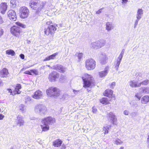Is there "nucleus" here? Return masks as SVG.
<instances>
[{"instance_id": "nucleus-36", "label": "nucleus", "mask_w": 149, "mask_h": 149, "mask_svg": "<svg viewBox=\"0 0 149 149\" xmlns=\"http://www.w3.org/2000/svg\"><path fill=\"white\" fill-rule=\"evenodd\" d=\"M6 54H8L11 55L12 56H13L15 54V52L12 49H8L6 51Z\"/></svg>"}, {"instance_id": "nucleus-17", "label": "nucleus", "mask_w": 149, "mask_h": 149, "mask_svg": "<svg viewBox=\"0 0 149 149\" xmlns=\"http://www.w3.org/2000/svg\"><path fill=\"white\" fill-rule=\"evenodd\" d=\"M16 122L17 123V124H19L20 126L23 125L24 123L23 117L20 115L17 116Z\"/></svg>"}, {"instance_id": "nucleus-14", "label": "nucleus", "mask_w": 149, "mask_h": 149, "mask_svg": "<svg viewBox=\"0 0 149 149\" xmlns=\"http://www.w3.org/2000/svg\"><path fill=\"white\" fill-rule=\"evenodd\" d=\"M53 69H56L59 72L63 73L66 70V69L63 67L62 65H57L54 66L51 68Z\"/></svg>"}, {"instance_id": "nucleus-5", "label": "nucleus", "mask_w": 149, "mask_h": 149, "mask_svg": "<svg viewBox=\"0 0 149 149\" xmlns=\"http://www.w3.org/2000/svg\"><path fill=\"white\" fill-rule=\"evenodd\" d=\"M47 94L50 97L58 96L60 93V91L56 87H51L46 91Z\"/></svg>"}, {"instance_id": "nucleus-7", "label": "nucleus", "mask_w": 149, "mask_h": 149, "mask_svg": "<svg viewBox=\"0 0 149 149\" xmlns=\"http://www.w3.org/2000/svg\"><path fill=\"white\" fill-rule=\"evenodd\" d=\"M45 33L47 35H50L52 37L55 31L56 30L55 25H50L47 29H45Z\"/></svg>"}, {"instance_id": "nucleus-31", "label": "nucleus", "mask_w": 149, "mask_h": 149, "mask_svg": "<svg viewBox=\"0 0 149 149\" xmlns=\"http://www.w3.org/2000/svg\"><path fill=\"white\" fill-rule=\"evenodd\" d=\"M57 54V53H55L47 57L44 59V61H47L50 59H54L56 55Z\"/></svg>"}, {"instance_id": "nucleus-38", "label": "nucleus", "mask_w": 149, "mask_h": 149, "mask_svg": "<svg viewBox=\"0 0 149 149\" xmlns=\"http://www.w3.org/2000/svg\"><path fill=\"white\" fill-rule=\"evenodd\" d=\"M149 82V81L148 79H146L139 83L140 84V86L141 85H147Z\"/></svg>"}, {"instance_id": "nucleus-58", "label": "nucleus", "mask_w": 149, "mask_h": 149, "mask_svg": "<svg viewBox=\"0 0 149 149\" xmlns=\"http://www.w3.org/2000/svg\"><path fill=\"white\" fill-rule=\"evenodd\" d=\"M65 77L64 76L62 75H61V77L60 78L59 80L60 81H61V79L63 80L64 79H65Z\"/></svg>"}, {"instance_id": "nucleus-49", "label": "nucleus", "mask_w": 149, "mask_h": 149, "mask_svg": "<svg viewBox=\"0 0 149 149\" xmlns=\"http://www.w3.org/2000/svg\"><path fill=\"white\" fill-rule=\"evenodd\" d=\"M73 92L74 94L77 95L80 93L81 92V91L80 90H73Z\"/></svg>"}, {"instance_id": "nucleus-26", "label": "nucleus", "mask_w": 149, "mask_h": 149, "mask_svg": "<svg viewBox=\"0 0 149 149\" xmlns=\"http://www.w3.org/2000/svg\"><path fill=\"white\" fill-rule=\"evenodd\" d=\"M149 101V96L148 95H145L143 97L141 100V102L143 104H146Z\"/></svg>"}, {"instance_id": "nucleus-44", "label": "nucleus", "mask_w": 149, "mask_h": 149, "mask_svg": "<svg viewBox=\"0 0 149 149\" xmlns=\"http://www.w3.org/2000/svg\"><path fill=\"white\" fill-rule=\"evenodd\" d=\"M130 104L132 106H135V108L138 107V105L136 103L134 102H130Z\"/></svg>"}, {"instance_id": "nucleus-30", "label": "nucleus", "mask_w": 149, "mask_h": 149, "mask_svg": "<svg viewBox=\"0 0 149 149\" xmlns=\"http://www.w3.org/2000/svg\"><path fill=\"white\" fill-rule=\"evenodd\" d=\"M25 102L27 104H30L33 102V100L30 97L26 96L25 97Z\"/></svg>"}, {"instance_id": "nucleus-1", "label": "nucleus", "mask_w": 149, "mask_h": 149, "mask_svg": "<svg viewBox=\"0 0 149 149\" xmlns=\"http://www.w3.org/2000/svg\"><path fill=\"white\" fill-rule=\"evenodd\" d=\"M46 3L45 1L40 0H31L29 3V6L32 9L36 10L34 14L32 16L33 19L38 17L40 12Z\"/></svg>"}, {"instance_id": "nucleus-23", "label": "nucleus", "mask_w": 149, "mask_h": 149, "mask_svg": "<svg viewBox=\"0 0 149 149\" xmlns=\"http://www.w3.org/2000/svg\"><path fill=\"white\" fill-rule=\"evenodd\" d=\"M143 10L142 8H139L138 9L136 14V18L140 19L143 16Z\"/></svg>"}, {"instance_id": "nucleus-21", "label": "nucleus", "mask_w": 149, "mask_h": 149, "mask_svg": "<svg viewBox=\"0 0 149 149\" xmlns=\"http://www.w3.org/2000/svg\"><path fill=\"white\" fill-rule=\"evenodd\" d=\"M98 49L104 46L105 44V41L104 40H100L95 42Z\"/></svg>"}, {"instance_id": "nucleus-35", "label": "nucleus", "mask_w": 149, "mask_h": 149, "mask_svg": "<svg viewBox=\"0 0 149 149\" xmlns=\"http://www.w3.org/2000/svg\"><path fill=\"white\" fill-rule=\"evenodd\" d=\"M19 109L22 113H24L26 111V109L25 105L23 104L19 105Z\"/></svg>"}, {"instance_id": "nucleus-42", "label": "nucleus", "mask_w": 149, "mask_h": 149, "mask_svg": "<svg viewBox=\"0 0 149 149\" xmlns=\"http://www.w3.org/2000/svg\"><path fill=\"white\" fill-rule=\"evenodd\" d=\"M91 46L93 47V48L95 49H98L97 46L95 42H93L91 43Z\"/></svg>"}, {"instance_id": "nucleus-37", "label": "nucleus", "mask_w": 149, "mask_h": 149, "mask_svg": "<svg viewBox=\"0 0 149 149\" xmlns=\"http://www.w3.org/2000/svg\"><path fill=\"white\" fill-rule=\"evenodd\" d=\"M100 102L103 104H107L109 103V102L108 101V99L106 98H103L100 100Z\"/></svg>"}, {"instance_id": "nucleus-16", "label": "nucleus", "mask_w": 149, "mask_h": 149, "mask_svg": "<svg viewBox=\"0 0 149 149\" xmlns=\"http://www.w3.org/2000/svg\"><path fill=\"white\" fill-rule=\"evenodd\" d=\"M42 96V92L39 90H38L34 93V95H32V97L34 99H39L41 98Z\"/></svg>"}, {"instance_id": "nucleus-57", "label": "nucleus", "mask_w": 149, "mask_h": 149, "mask_svg": "<svg viewBox=\"0 0 149 149\" xmlns=\"http://www.w3.org/2000/svg\"><path fill=\"white\" fill-rule=\"evenodd\" d=\"M4 22L3 18L0 15V24H3Z\"/></svg>"}, {"instance_id": "nucleus-55", "label": "nucleus", "mask_w": 149, "mask_h": 149, "mask_svg": "<svg viewBox=\"0 0 149 149\" xmlns=\"http://www.w3.org/2000/svg\"><path fill=\"white\" fill-rule=\"evenodd\" d=\"M122 1V3L124 5L126 4L128 1V0H121Z\"/></svg>"}, {"instance_id": "nucleus-47", "label": "nucleus", "mask_w": 149, "mask_h": 149, "mask_svg": "<svg viewBox=\"0 0 149 149\" xmlns=\"http://www.w3.org/2000/svg\"><path fill=\"white\" fill-rule=\"evenodd\" d=\"M83 54L82 53H79L78 54V57L79 59V61H80L81 58L82 57Z\"/></svg>"}, {"instance_id": "nucleus-33", "label": "nucleus", "mask_w": 149, "mask_h": 149, "mask_svg": "<svg viewBox=\"0 0 149 149\" xmlns=\"http://www.w3.org/2000/svg\"><path fill=\"white\" fill-rule=\"evenodd\" d=\"M111 128V126L110 125H105L103 127V130L104 131V134H108L109 132V130Z\"/></svg>"}, {"instance_id": "nucleus-54", "label": "nucleus", "mask_w": 149, "mask_h": 149, "mask_svg": "<svg viewBox=\"0 0 149 149\" xmlns=\"http://www.w3.org/2000/svg\"><path fill=\"white\" fill-rule=\"evenodd\" d=\"M146 93H149V87H145Z\"/></svg>"}, {"instance_id": "nucleus-60", "label": "nucleus", "mask_w": 149, "mask_h": 149, "mask_svg": "<svg viewBox=\"0 0 149 149\" xmlns=\"http://www.w3.org/2000/svg\"><path fill=\"white\" fill-rule=\"evenodd\" d=\"M20 57L22 59H24V55L23 54H21L20 55Z\"/></svg>"}, {"instance_id": "nucleus-9", "label": "nucleus", "mask_w": 149, "mask_h": 149, "mask_svg": "<svg viewBox=\"0 0 149 149\" xmlns=\"http://www.w3.org/2000/svg\"><path fill=\"white\" fill-rule=\"evenodd\" d=\"M59 74L56 71H53L49 75L48 79L49 81L52 82H54L58 78Z\"/></svg>"}, {"instance_id": "nucleus-62", "label": "nucleus", "mask_w": 149, "mask_h": 149, "mask_svg": "<svg viewBox=\"0 0 149 149\" xmlns=\"http://www.w3.org/2000/svg\"><path fill=\"white\" fill-rule=\"evenodd\" d=\"M8 91L10 93H12V95H14V93H13V92H12V91L11 89H8Z\"/></svg>"}, {"instance_id": "nucleus-10", "label": "nucleus", "mask_w": 149, "mask_h": 149, "mask_svg": "<svg viewBox=\"0 0 149 149\" xmlns=\"http://www.w3.org/2000/svg\"><path fill=\"white\" fill-rule=\"evenodd\" d=\"M42 122L48 125H52L55 122V119L51 116L48 117L42 120Z\"/></svg>"}, {"instance_id": "nucleus-45", "label": "nucleus", "mask_w": 149, "mask_h": 149, "mask_svg": "<svg viewBox=\"0 0 149 149\" xmlns=\"http://www.w3.org/2000/svg\"><path fill=\"white\" fill-rule=\"evenodd\" d=\"M137 114V113L135 112H134L131 113L130 115L131 116L133 117L134 118L136 116Z\"/></svg>"}, {"instance_id": "nucleus-61", "label": "nucleus", "mask_w": 149, "mask_h": 149, "mask_svg": "<svg viewBox=\"0 0 149 149\" xmlns=\"http://www.w3.org/2000/svg\"><path fill=\"white\" fill-rule=\"evenodd\" d=\"M4 117V116L3 114H0V120L2 119Z\"/></svg>"}, {"instance_id": "nucleus-6", "label": "nucleus", "mask_w": 149, "mask_h": 149, "mask_svg": "<svg viewBox=\"0 0 149 149\" xmlns=\"http://www.w3.org/2000/svg\"><path fill=\"white\" fill-rule=\"evenodd\" d=\"M85 66L87 70H93L95 67V61L91 58L87 59L85 61Z\"/></svg>"}, {"instance_id": "nucleus-8", "label": "nucleus", "mask_w": 149, "mask_h": 149, "mask_svg": "<svg viewBox=\"0 0 149 149\" xmlns=\"http://www.w3.org/2000/svg\"><path fill=\"white\" fill-rule=\"evenodd\" d=\"M29 13V9L26 7H22L20 9V17L22 18H24L27 17Z\"/></svg>"}, {"instance_id": "nucleus-50", "label": "nucleus", "mask_w": 149, "mask_h": 149, "mask_svg": "<svg viewBox=\"0 0 149 149\" xmlns=\"http://www.w3.org/2000/svg\"><path fill=\"white\" fill-rule=\"evenodd\" d=\"M116 85V83L115 82L112 83L110 85V87L111 89H113Z\"/></svg>"}, {"instance_id": "nucleus-29", "label": "nucleus", "mask_w": 149, "mask_h": 149, "mask_svg": "<svg viewBox=\"0 0 149 149\" xmlns=\"http://www.w3.org/2000/svg\"><path fill=\"white\" fill-rule=\"evenodd\" d=\"M41 127L42 131H46L49 129V126L45 123H43V122H42V124L41 125Z\"/></svg>"}, {"instance_id": "nucleus-2", "label": "nucleus", "mask_w": 149, "mask_h": 149, "mask_svg": "<svg viewBox=\"0 0 149 149\" xmlns=\"http://www.w3.org/2000/svg\"><path fill=\"white\" fill-rule=\"evenodd\" d=\"M84 82L83 87H90L95 84L94 79L93 76L90 74H85L82 77Z\"/></svg>"}, {"instance_id": "nucleus-25", "label": "nucleus", "mask_w": 149, "mask_h": 149, "mask_svg": "<svg viewBox=\"0 0 149 149\" xmlns=\"http://www.w3.org/2000/svg\"><path fill=\"white\" fill-rule=\"evenodd\" d=\"M21 88V85L19 84H17L16 88H15V91H13L14 94H19L21 93V91L19 90Z\"/></svg>"}, {"instance_id": "nucleus-4", "label": "nucleus", "mask_w": 149, "mask_h": 149, "mask_svg": "<svg viewBox=\"0 0 149 149\" xmlns=\"http://www.w3.org/2000/svg\"><path fill=\"white\" fill-rule=\"evenodd\" d=\"M35 113L41 115H44L47 113V108L43 104H37L34 107Z\"/></svg>"}, {"instance_id": "nucleus-43", "label": "nucleus", "mask_w": 149, "mask_h": 149, "mask_svg": "<svg viewBox=\"0 0 149 149\" xmlns=\"http://www.w3.org/2000/svg\"><path fill=\"white\" fill-rule=\"evenodd\" d=\"M140 19L138 18H136V19L135 21V23L134 25V29L136 28V27L137 25L138 24V22L140 20Z\"/></svg>"}, {"instance_id": "nucleus-18", "label": "nucleus", "mask_w": 149, "mask_h": 149, "mask_svg": "<svg viewBox=\"0 0 149 149\" xmlns=\"http://www.w3.org/2000/svg\"><path fill=\"white\" fill-rule=\"evenodd\" d=\"M7 8V5L6 3H2L0 5V11L2 14H4Z\"/></svg>"}, {"instance_id": "nucleus-52", "label": "nucleus", "mask_w": 149, "mask_h": 149, "mask_svg": "<svg viewBox=\"0 0 149 149\" xmlns=\"http://www.w3.org/2000/svg\"><path fill=\"white\" fill-rule=\"evenodd\" d=\"M92 111L94 113H96L97 111V109L95 107H93L92 108Z\"/></svg>"}, {"instance_id": "nucleus-28", "label": "nucleus", "mask_w": 149, "mask_h": 149, "mask_svg": "<svg viewBox=\"0 0 149 149\" xmlns=\"http://www.w3.org/2000/svg\"><path fill=\"white\" fill-rule=\"evenodd\" d=\"M113 26L112 23L108 22L106 24V29L108 31H110L113 28Z\"/></svg>"}, {"instance_id": "nucleus-32", "label": "nucleus", "mask_w": 149, "mask_h": 149, "mask_svg": "<svg viewBox=\"0 0 149 149\" xmlns=\"http://www.w3.org/2000/svg\"><path fill=\"white\" fill-rule=\"evenodd\" d=\"M122 58L118 57L116 63L115 64V68L116 70H118L119 65L120 63V62Z\"/></svg>"}, {"instance_id": "nucleus-19", "label": "nucleus", "mask_w": 149, "mask_h": 149, "mask_svg": "<svg viewBox=\"0 0 149 149\" xmlns=\"http://www.w3.org/2000/svg\"><path fill=\"white\" fill-rule=\"evenodd\" d=\"M9 73L8 70L6 68H4L0 71V76L1 77H7Z\"/></svg>"}, {"instance_id": "nucleus-46", "label": "nucleus", "mask_w": 149, "mask_h": 149, "mask_svg": "<svg viewBox=\"0 0 149 149\" xmlns=\"http://www.w3.org/2000/svg\"><path fill=\"white\" fill-rule=\"evenodd\" d=\"M124 52V50L123 49L121 51V53L119 55L118 57L119 58H122L123 56Z\"/></svg>"}, {"instance_id": "nucleus-64", "label": "nucleus", "mask_w": 149, "mask_h": 149, "mask_svg": "<svg viewBox=\"0 0 149 149\" xmlns=\"http://www.w3.org/2000/svg\"><path fill=\"white\" fill-rule=\"evenodd\" d=\"M62 147H63V148H61L60 149H65L66 148L65 146V145H62Z\"/></svg>"}, {"instance_id": "nucleus-13", "label": "nucleus", "mask_w": 149, "mask_h": 149, "mask_svg": "<svg viewBox=\"0 0 149 149\" xmlns=\"http://www.w3.org/2000/svg\"><path fill=\"white\" fill-rule=\"evenodd\" d=\"M108 58L105 53H101L100 55V61L102 64H105L107 62Z\"/></svg>"}, {"instance_id": "nucleus-3", "label": "nucleus", "mask_w": 149, "mask_h": 149, "mask_svg": "<svg viewBox=\"0 0 149 149\" xmlns=\"http://www.w3.org/2000/svg\"><path fill=\"white\" fill-rule=\"evenodd\" d=\"M16 24L17 26H13L11 28L10 31L12 34L16 37H18L19 36L21 31L19 27L25 28L26 26L19 22H16Z\"/></svg>"}, {"instance_id": "nucleus-22", "label": "nucleus", "mask_w": 149, "mask_h": 149, "mask_svg": "<svg viewBox=\"0 0 149 149\" xmlns=\"http://www.w3.org/2000/svg\"><path fill=\"white\" fill-rule=\"evenodd\" d=\"M129 84L132 88L140 87V84L138 83L135 80L130 81L129 82Z\"/></svg>"}, {"instance_id": "nucleus-63", "label": "nucleus", "mask_w": 149, "mask_h": 149, "mask_svg": "<svg viewBox=\"0 0 149 149\" xmlns=\"http://www.w3.org/2000/svg\"><path fill=\"white\" fill-rule=\"evenodd\" d=\"M3 85V83L1 80L0 79V87L2 86Z\"/></svg>"}, {"instance_id": "nucleus-24", "label": "nucleus", "mask_w": 149, "mask_h": 149, "mask_svg": "<svg viewBox=\"0 0 149 149\" xmlns=\"http://www.w3.org/2000/svg\"><path fill=\"white\" fill-rule=\"evenodd\" d=\"M62 143V141L59 139L55 140L53 142V145L55 147L60 146Z\"/></svg>"}, {"instance_id": "nucleus-39", "label": "nucleus", "mask_w": 149, "mask_h": 149, "mask_svg": "<svg viewBox=\"0 0 149 149\" xmlns=\"http://www.w3.org/2000/svg\"><path fill=\"white\" fill-rule=\"evenodd\" d=\"M10 3L13 8L15 7L16 6L17 1L16 0H11Z\"/></svg>"}, {"instance_id": "nucleus-51", "label": "nucleus", "mask_w": 149, "mask_h": 149, "mask_svg": "<svg viewBox=\"0 0 149 149\" xmlns=\"http://www.w3.org/2000/svg\"><path fill=\"white\" fill-rule=\"evenodd\" d=\"M4 33L3 30L0 27V38L3 35Z\"/></svg>"}, {"instance_id": "nucleus-41", "label": "nucleus", "mask_w": 149, "mask_h": 149, "mask_svg": "<svg viewBox=\"0 0 149 149\" xmlns=\"http://www.w3.org/2000/svg\"><path fill=\"white\" fill-rule=\"evenodd\" d=\"M31 73L32 74H33V75L34 74L36 75H37L38 74V72L37 70L35 69H33L31 70Z\"/></svg>"}, {"instance_id": "nucleus-12", "label": "nucleus", "mask_w": 149, "mask_h": 149, "mask_svg": "<svg viewBox=\"0 0 149 149\" xmlns=\"http://www.w3.org/2000/svg\"><path fill=\"white\" fill-rule=\"evenodd\" d=\"M8 15L11 20L15 21L16 19V15L15 12L12 10H9L7 13Z\"/></svg>"}, {"instance_id": "nucleus-48", "label": "nucleus", "mask_w": 149, "mask_h": 149, "mask_svg": "<svg viewBox=\"0 0 149 149\" xmlns=\"http://www.w3.org/2000/svg\"><path fill=\"white\" fill-rule=\"evenodd\" d=\"M140 93H137L135 94V96L139 100H140L141 99V96L140 95Z\"/></svg>"}, {"instance_id": "nucleus-11", "label": "nucleus", "mask_w": 149, "mask_h": 149, "mask_svg": "<svg viewBox=\"0 0 149 149\" xmlns=\"http://www.w3.org/2000/svg\"><path fill=\"white\" fill-rule=\"evenodd\" d=\"M107 117L111 122L115 124L114 122L116 121L117 118L114 114L112 112H110L107 114Z\"/></svg>"}, {"instance_id": "nucleus-40", "label": "nucleus", "mask_w": 149, "mask_h": 149, "mask_svg": "<svg viewBox=\"0 0 149 149\" xmlns=\"http://www.w3.org/2000/svg\"><path fill=\"white\" fill-rule=\"evenodd\" d=\"M139 93H145V87H141L139 88Z\"/></svg>"}, {"instance_id": "nucleus-53", "label": "nucleus", "mask_w": 149, "mask_h": 149, "mask_svg": "<svg viewBox=\"0 0 149 149\" xmlns=\"http://www.w3.org/2000/svg\"><path fill=\"white\" fill-rule=\"evenodd\" d=\"M24 73L33 75V74L31 73V70L30 71L29 70L26 71L24 72Z\"/></svg>"}, {"instance_id": "nucleus-59", "label": "nucleus", "mask_w": 149, "mask_h": 149, "mask_svg": "<svg viewBox=\"0 0 149 149\" xmlns=\"http://www.w3.org/2000/svg\"><path fill=\"white\" fill-rule=\"evenodd\" d=\"M102 8L99 9L98 11L96 12V14H100L102 11Z\"/></svg>"}, {"instance_id": "nucleus-34", "label": "nucleus", "mask_w": 149, "mask_h": 149, "mask_svg": "<svg viewBox=\"0 0 149 149\" xmlns=\"http://www.w3.org/2000/svg\"><path fill=\"white\" fill-rule=\"evenodd\" d=\"M113 143L116 145H120L123 142L120 139L117 138L113 140Z\"/></svg>"}, {"instance_id": "nucleus-56", "label": "nucleus", "mask_w": 149, "mask_h": 149, "mask_svg": "<svg viewBox=\"0 0 149 149\" xmlns=\"http://www.w3.org/2000/svg\"><path fill=\"white\" fill-rule=\"evenodd\" d=\"M129 113V111L125 110L123 111V113L126 115H128Z\"/></svg>"}, {"instance_id": "nucleus-15", "label": "nucleus", "mask_w": 149, "mask_h": 149, "mask_svg": "<svg viewBox=\"0 0 149 149\" xmlns=\"http://www.w3.org/2000/svg\"><path fill=\"white\" fill-rule=\"evenodd\" d=\"M109 67L106 66L104 70L99 72V75L100 77H104L109 72Z\"/></svg>"}, {"instance_id": "nucleus-27", "label": "nucleus", "mask_w": 149, "mask_h": 149, "mask_svg": "<svg viewBox=\"0 0 149 149\" xmlns=\"http://www.w3.org/2000/svg\"><path fill=\"white\" fill-rule=\"evenodd\" d=\"M113 91L111 89H107L106 90L104 93V96L108 97H111L113 94Z\"/></svg>"}, {"instance_id": "nucleus-20", "label": "nucleus", "mask_w": 149, "mask_h": 149, "mask_svg": "<svg viewBox=\"0 0 149 149\" xmlns=\"http://www.w3.org/2000/svg\"><path fill=\"white\" fill-rule=\"evenodd\" d=\"M135 76L138 81H140L145 77L144 73L143 72H137L136 73Z\"/></svg>"}]
</instances>
